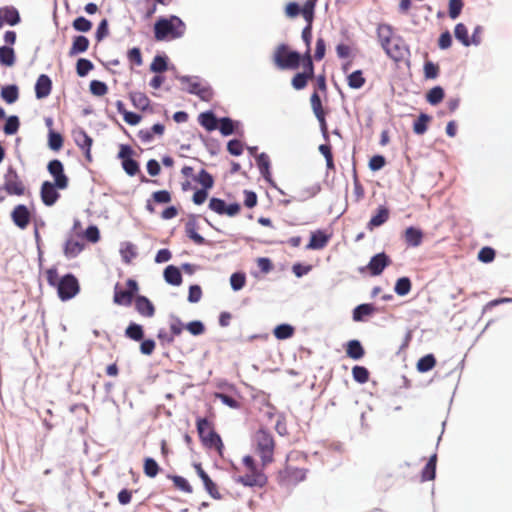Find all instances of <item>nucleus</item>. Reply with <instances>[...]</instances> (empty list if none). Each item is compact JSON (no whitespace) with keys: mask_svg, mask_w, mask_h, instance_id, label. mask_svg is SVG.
Segmentation results:
<instances>
[{"mask_svg":"<svg viewBox=\"0 0 512 512\" xmlns=\"http://www.w3.org/2000/svg\"><path fill=\"white\" fill-rule=\"evenodd\" d=\"M264 468L252 456L246 455L242 458L241 466L233 468V479L245 487L263 488L268 483Z\"/></svg>","mask_w":512,"mask_h":512,"instance_id":"f257e3e1","label":"nucleus"},{"mask_svg":"<svg viewBox=\"0 0 512 512\" xmlns=\"http://www.w3.org/2000/svg\"><path fill=\"white\" fill-rule=\"evenodd\" d=\"M47 283L57 289L58 297L62 301H68L74 298L80 291L78 279L73 274H66L59 278L56 267L48 268L45 271Z\"/></svg>","mask_w":512,"mask_h":512,"instance_id":"f03ea898","label":"nucleus"},{"mask_svg":"<svg viewBox=\"0 0 512 512\" xmlns=\"http://www.w3.org/2000/svg\"><path fill=\"white\" fill-rule=\"evenodd\" d=\"M186 26L177 16L160 18L154 25V37L157 41L177 39L184 35Z\"/></svg>","mask_w":512,"mask_h":512,"instance_id":"7ed1b4c3","label":"nucleus"},{"mask_svg":"<svg viewBox=\"0 0 512 512\" xmlns=\"http://www.w3.org/2000/svg\"><path fill=\"white\" fill-rule=\"evenodd\" d=\"M298 458V452H291L287 455L284 468L279 470L276 476L277 482L281 486H295L305 480L306 469L293 464V461Z\"/></svg>","mask_w":512,"mask_h":512,"instance_id":"20e7f679","label":"nucleus"},{"mask_svg":"<svg viewBox=\"0 0 512 512\" xmlns=\"http://www.w3.org/2000/svg\"><path fill=\"white\" fill-rule=\"evenodd\" d=\"M253 443L255 451L260 457L262 466L266 467L271 464L274 461L275 451V440L273 435L265 429H259L253 436Z\"/></svg>","mask_w":512,"mask_h":512,"instance_id":"39448f33","label":"nucleus"},{"mask_svg":"<svg viewBox=\"0 0 512 512\" xmlns=\"http://www.w3.org/2000/svg\"><path fill=\"white\" fill-rule=\"evenodd\" d=\"M196 426L203 446L216 451L219 456H222L224 444L220 435L214 430L212 422L206 418H198Z\"/></svg>","mask_w":512,"mask_h":512,"instance_id":"423d86ee","label":"nucleus"},{"mask_svg":"<svg viewBox=\"0 0 512 512\" xmlns=\"http://www.w3.org/2000/svg\"><path fill=\"white\" fill-rule=\"evenodd\" d=\"M28 192L26 185L18 172L9 167L4 175V183L0 187V203L6 199V194L11 196H24Z\"/></svg>","mask_w":512,"mask_h":512,"instance_id":"0eeeda50","label":"nucleus"},{"mask_svg":"<svg viewBox=\"0 0 512 512\" xmlns=\"http://www.w3.org/2000/svg\"><path fill=\"white\" fill-rule=\"evenodd\" d=\"M302 59L303 55L291 51L286 44L278 45L273 54V62L281 70L297 69L302 64Z\"/></svg>","mask_w":512,"mask_h":512,"instance_id":"6e6552de","label":"nucleus"},{"mask_svg":"<svg viewBox=\"0 0 512 512\" xmlns=\"http://www.w3.org/2000/svg\"><path fill=\"white\" fill-rule=\"evenodd\" d=\"M138 291L139 285L134 279H127L125 289L119 283H116L114 286L113 302L119 306H130Z\"/></svg>","mask_w":512,"mask_h":512,"instance_id":"1a4fd4ad","label":"nucleus"},{"mask_svg":"<svg viewBox=\"0 0 512 512\" xmlns=\"http://www.w3.org/2000/svg\"><path fill=\"white\" fill-rule=\"evenodd\" d=\"M302 67L303 71L296 73L291 80V85L295 90L304 89L307 86L308 81L314 78V64L312 57L303 55Z\"/></svg>","mask_w":512,"mask_h":512,"instance_id":"9d476101","label":"nucleus"},{"mask_svg":"<svg viewBox=\"0 0 512 512\" xmlns=\"http://www.w3.org/2000/svg\"><path fill=\"white\" fill-rule=\"evenodd\" d=\"M179 81L182 84L187 85V92L190 94L197 95L201 100L203 101H210L213 97V91L212 89L207 86L201 84L199 81H197L196 78H192L189 76H181L179 77Z\"/></svg>","mask_w":512,"mask_h":512,"instance_id":"9b49d317","label":"nucleus"},{"mask_svg":"<svg viewBox=\"0 0 512 512\" xmlns=\"http://www.w3.org/2000/svg\"><path fill=\"white\" fill-rule=\"evenodd\" d=\"M310 104L311 108L313 110V113L320 124V129L322 132V135L326 141L329 140V133L327 128V122H326V112L324 111V108L322 106L320 95L317 93V91H314L310 97Z\"/></svg>","mask_w":512,"mask_h":512,"instance_id":"f8f14e48","label":"nucleus"},{"mask_svg":"<svg viewBox=\"0 0 512 512\" xmlns=\"http://www.w3.org/2000/svg\"><path fill=\"white\" fill-rule=\"evenodd\" d=\"M48 172L54 178V184L60 190H64L69 185V179L64 173V166L58 159L51 160L47 165Z\"/></svg>","mask_w":512,"mask_h":512,"instance_id":"ddd939ff","label":"nucleus"},{"mask_svg":"<svg viewBox=\"0 0 512 512\" xmlns=\"http://www.w3.org/2000/svg\"><path fill=\"white\" fill-rule=\"evenodd\" d=\"M73 139L75 144L84 152L85 159L91 163L92 155H91V147L93 144V139L86 133V131L82 128H78L72 132Z\"/></svg>","mask_w":512,"mask_h":512,"instance_id":"4468645a","label":"nucleus"},{"mask_svg":"<svg viewBox=\"0 0 512 512\" xmlns=\"http://www.w3.org/2000/svg\"><path fill=\"white\" fill-rule=\"evenodd\" d=\"M32 214L26 205L18 204L11 212L13 223L20 229H26L31 222Z\"/></svg>","mask_w":512,"mask_h":512,"instance_id":"2eb2a0df","label":"nucleus"},{"mask_svg":"<svg viewBox=\"0 0 512 512\" xmlns=\"http://www.w3.org/2000/svg\"><path fill=\"white\" fill-rule=\"evenodd\" d=\"M58 187L50 181H44L40 188V197L44 205L53 206L58 199L60 194L57 191Z\"/></svg>","mask_w":512,"mask_h":512,"instance_id":"dca6fc26","label":"nucleus"},{"mask_svg":"<svg viewBox=\"0 0 512 512\" xmlns=\"http://www.w3.org/2000/svg\"><path fill=\"white\" fill-rule=\"evenodd\" d=\"M383 50L385 51L388 57H390L396 62L403 60L408 51L402 38L399 36L395 38L391 43H389L388 46H386V48H383Z\"/></svg>","mask_w":512,"mask_h":512,"instance_id":"f3484780","label":"nucleus"},{"mask_svg":"<svg viewBox=\"0 0 512 512\" xmlns=\"http://www.w3.org/2000/svg\"><path fill=\"white\" fill-rule=\"evenodd\" d=\"M390 262L389 257L384 252L378 253L370 259L367 269L371 275L377 276L383 272Z\"/></svg>","mask_w":512,"mask_h":512,"instance_id":"a211bd4d","label":"nucleus"},{"mask_svg":"<svg viewBox=\"0 0 512 512\" xmlns=\"http://www.w3.org/2000/svg\"><path fill=\"white\" fill-rule=\"evenodd\" d=\"M20 21V14L14 6H4L0 8V29L4 24L15 26Z\"/></svg>","mask_w":512,"mask_h":512,"instance_id":"6ab92c4d","label":"nucleus"},{"mask_svg":"<svg viewBox=\"0 0 512 512\" xmlns=\"http://www.w3.org/2000/svg\"><path fill=\"white\" fill-rule=\"evenodd\" d=\"M136 311L143 317L151 318L155 314L153 303L145 296L138 295L134 299Z\"/></svg>","mask_w":512,"mask_h":512,"instance_id":"aec40b11","label":"nucleus"},{"mask_svg":"<svg viewBox=\"0 0 512 512\" xmlns=\"http://www.w3.org/2000/svg\"><path fill=\"white\" fill-rule=\"evenodd\" d=\"M331 235L322 230H317L311 233L310 241L306 246L308 250H321L327 246Z\"/></svg>","mask_w":512,"mask_h":512,"instance_id":"412c9836","label":"nucleus"},{"mask_svg":"<svg viewBox=\"0 0 512 512\" xmlns=\"http://www.w3.org/2000/svg\"><path fill=\"white\" fill-rule=\"evenodd\" d=\"M52 90V81L46 74H41L35 84V94L38 99L46 98Z\"/></svg>","mask_w":512,"mask_h":512,"instance_id":"4be33fe9","label":"nucleus"},{"mask_svg":"<svg viewBox=\"0 0 512 512\" xmlns=\"http://www.w3.org/2000/svg\"><path fill=\"white\" fill-rule=\"evenodd\" d=\"M403 237L409 247H418L423 241L424 234L421 229L410 226L404 231Z\"/></svg>","mask_w":512,"mask_h":512,"instance_id":"5701e85b","label":"nucleus"},{"mask_svg":"<svg viewBox=\"0 0 512 512\" xmlns=\"http://www.w3.org/2000/svg\"><path fill=\"white\" fill-rule=\"evenodd\" d=\"M377 37L381 44V47L386 48V46H388V44L391 43L398 36L394 34L392 26L388 24H380L377 27Z\"/></svg>","mask_w":512,"mask_h":512,"instance_id":"b1692460","label":"nucleus"},{"mask_svg":"<svg viewBox=\"0 0 512 512\" xmlns=\"http://www.w3.org/2000/svg\"><path fill=\"white\" fill-rule=\"evenodd\" d=\"M389 216H390L389 209L385 206H380L377 209L376 214L374 216H372L370 221L367 223V229L372 231L376 227L383 225L384 223H386L388 221Z\"/></svg>","mask_w":512,"mask_h":512,"instance_id":"393cba45","label":"nucleus"},{"mask_svg":"<svg viewBox=\"0 0 512 512\" xmlns=\"http://www.w3.org/2000/svg\"><path fill=\"white\" fill-rule=\"evenodd\" d=\"M89 39L85 36H75L69 50V56H75L79 53H84L89 48Z\"/></svg>","mask_w":512,"mask_h":512,"instance_id":"a878e982","label":"nucleus"},{"mask_svg":"<svg viewBox=\"0 0 512 512\" xmlns=\"http://www.w3.org/2000/svg\"><path fill=\"white\" fill-rule=\"evenodd\" d=\"M164 279L173 286H179L182 283L180 269L174 265H169L164 270Z\"/></svg>","mask_w":512,"mask_h":512,"instance_id":"bb28decb","label":"nucleus"},{"mask_svg":"<svg viewBox=\"0 0 512 512\" xmlns=\"http://www.w3.org/2000/svg\"><path fill=\"white\" fill-rule=\"evenodd\" d=\"M198 121L207 131H213L217 128L218 120L213 112H203L198 116Z\"/></svg>","mask_w":512,"mask_h":512,"instance_id":"cd10ccee","label":"nucleus"},{"mask_svg":"<svg viewBox=\"0 0 512 512\" xmlns=\"http://www.w3.org/2000/svg\"><path fill=\"white\" fill-rule=\"evenodd\" d=\"M376 308L372 304H361L353 310V320L356 322L364 321L365 317L375 313Z\"/></svg>","mask_w":512,"mask_h":512,"instance_id":"c85d7f7f","label":"nucleus"},{"mask_svg":"<svg viewBox=\"0 0 512 512\" xmlns=\"http://www.w3.org/2000/svg\"><path fill=\"white\" fill-rule=\"evenodd\" d=\"M346 354L348 357L358 360L364 356L365 351L358 340H351L347 344Z\"/></svg>","mask_w":512,"mask_h":512,"instance_id":"c756f323","label":"nucleus"},{"mask_svg":"<svg viewBox=\"0 0 512 512\" xmlns=\"http://www.w3.org/2000/svg\"><path fill=\"white\" fill-rule=\"evenodd\" d=\"M257 166L261 175L267 180L270 181L271 173H270V159L267 154L261 153L256 158Z\"/></svg>","mask_w":512,"mask_h":512,"instance_id":"7c9ffc66","label":"nucleus"},{"mask_svg":"<svg viewBox=\"0 0 512 512\" xmlns=\"http://www.w3.org/2000/svg\"><path fill=\"white\" fill-rule=\"evenodd\" d=\"M129 97H130L132 104L137 109L145 110L148 108V106L150 104L149 98L143 92H139V91L131 92L129 94Z\"/></svg>","mask_w":512,"mask_h":512,"instance_id":"2f4dec72","label":"nucleus"},{"mask_svg":"<svg viewBox=\"0 0 512 512\" xmlns=\"http://www.w3.org/2000/svg\"><path fill=\"white\" fill-rule=\"evenodd\" d=\"M437 455H432L422 470V481H430L435 478Z\"/></svg>","mask_w":512,"mask_h":512,"instance_id":"473e14b6","label":"nucleus"},{"mask_svg":"<svg viewBox=\"0 0 512 512\" xmlns=\"http://www.w3.org/2000/svg\"><path fill=\"white\" fill-rule=\"evenodd\" d=\"M1 97L6 103L13 104L19 98L18 87L16 85H8L5 87H2Z\"/></svg>","mask_w":512,"mask_h":512,"instance_id":"72a5a7b5","label":"nucleus"},{"mask_svg":"<svg viewBox=\"0 0 512 512\" xmlns=\"http://www.w3.org/2000/svg\"><path fill=\"white\" fill-rule=\"evenodd\" d=\"M347 83L352 89H360L365 85L366 79L361 70H356L347 76Z\"/></svg>","mask_w":512,"mask_h":512,"instance_id":"f704fd0d","label":"nucleus"},{"mask_svg":"<svg viewBox=\"0 0 512 512\" xmlns=\"http://www.w3.org/2000/svg\"><path fill=\"white\" fill-rule=\"evenodd\" d=\"M186 235L193 240L194 243L202 245L205 242L203 236L197 232V224L195 221H189L185 226Z\"/></svg>","mask_w":512,"mask_h":512,"instance_id":"c9c22d12","label":"nucleus"},{"mask_svg":"<svg viewBox=\"0 0 512 512\" xmlns=\"http://www.w3.org/2000/svg\"><path fill=\"white\" fill-rule=\"evenodd\" d=\"M436 365V359L433 354H427L420 358L417 362V370L419 372H428L432 370Z\"/></svg>","mask_w":512,"mask_h":512,"instance_id":"e433bc0d","label":"nucleus"},{"mask_svg":"<svg viewBox=\"0 0 512 512\" xmlns=\"http://www.w3.org/2000/svg\"><path fill=\"white\" fill-rule=\"evenodd\" d=\"M120 254L123 261L129 264L137 256L136 246L130 242H125L122 244Z\"/></svg>","mask_w":512,"mask_h":512,"instance_id":"4c0bfd02","label":"nucleus"},{"mask_svg":"<svg viewBox=\"0 0 512 512\" xmlns=\"http://www.w3.org/2000/svg\"><path fill=\"white\" fill-rule=\"evenodd\" d=\"M0 63L4 66H12L15 63L14 49L8 46L0 48Z\"/></svg>","mask_w":512,"mask_h":512,"instance_id":"58836bf2","label":"nucleus"},{"mask_svg":"<svg viewBox=\"0 0 512 512\" xmlns=\"http://www.w3.org/2000/svg\"><path fill=\"white\" fill-rule=\"evenodd\" d=\"M445 93L442 87L435 86L426 94V100L431 105H437L444 99Z\"/></svg>","mask_w":512,"mask_h":512,"instance_id":"ea45409f","label":"nucleus"},{"mask_svg":"<svg viewBox=\"0 0 512 512\" xmlns=\"http://www.w3.org/2000/svg\"><path fill=\"white\" fill-rule=\"evenodd\" d=\"M431 117L427 114H420L418 119L413 124V131L417 135L424 134L428 129V123L430 122Z\"/></svg>","mask_w":512,"mask_h":512,"instance_id":"a19ab883","label":"nucleus"},{"mask_svg":"<svg viewBox=\"0 0 512 512\" xmlns=\"http://www.w3.org/2000/svg\"><path fill=\"white\" fill-rule=\"evenodd\" d=\"M455 37L458 41H460L464 46H470L471 40L468 34V29L463 23H458L454 29Z\"/></svg>","mask_w":512,"mask_h":512,"instance_id":"79ce46f5","label":"nucleus"},{"mask_svg":"<svg viewBox=\"0 0 512 512\" xmlns=\"http://www.w3.org/2000/svg\"><path fill=\"white\" fill-rule=\"evenodd\" d=\"M194 180L204 189H211L214 185L213 176L205 169H202L198 175L194 177Z\"/></svg>","mask_w":512,"mask_h":512,"instance_id":"37998d69","label":"nucleus"},{"mask_svg":"<svg viewBox=\"0 0 512 512\" xmlns=\"http://www.w3.org/2000/svg\"><path fill=\"white\" fill-rule=\"evenodd\" d=\"M144 474L149 478H154L160 471L158 463L150 457L145 458L143 466Z\"/></svg>","mask_w":512,"mask_h":512,"instance_id":"c03bdc74","label":"nucleus"},{"mask_svg":"<svg viewBox=\"0 0 512 512\" xmlns=\"http://www.w3.org/2000/svg\"><path fill=\"white\" fill-rule=\"evenodd\" d=\"M83 249V244L74 239H69L66 241L64 246V253L66 256L74 257L78 255Z\"/></svg>","mask_w":512,"mask_h":512,"instance_id":"a18cd8bd","label":"nucleus"},{"mask_svg":"<svg viewBox=\"0 0 512 512\" xmlns=\"http://www.w3.org/2000/svg\"><path fill=\"white\" fill-rule=\"evenodd\" d=\"M411 281L408 277H401L397 280L394 290L399 296H405L411 291Z\"/></svg>","mask_w":512,"mask_h":512,"instance_id":"49530a36","label":"nucleus"},{"mask_svg":"<svg viewBox=\"0 0 512 512\" xmlns=\"http://www.w3.org/2000/svg\"><path fill=\"white\" fill-rule=\"evenodd\" d=\"M125 335L134 341H140L144 336L143 328L139 324L131 323L126 328Z\"/></svg>","mask_w":512,"mask_h":512,"instance_id":"de8ad7c7","label":"nucleus"},{"mask_svg":"<svg viewBox=\"0 0 512 512\" xmlns=\"http://www.w3.org/2000/svg\"><path fill=\"white\" fill-rule=\"evenodd\" d=\"M273 333L277 339L284 340L293 336L294 328L289 324H280L275 327Z\"/></svg>","mask_w":512,"mask_h":512,"instance_id":"09e8293b","label":"nucleus"},{"mask_svg":"<svg viewBox=\"0 0 512 512\" xmlns=\"http://www.w3.org/2000/svg\"><path fill=\"white\" fill-rule=\"evenodd\" d=\"M168 478L172 480L176 489L185 493H192L193 489L184 477L178 475H169Z\"/></svg>","mask_w":512,"mask_h":512,"instance_id":"8fccbe9b","label":"nucleus"},{"mask_svg":"<svg viewBox=\"0 0 512 512\" xmlns=\"http://www.w3.org/2000/svg\"><path fill=\"white\" fill-rule=\"evenodd\" d=\"M316 0H307L303 7L301 8V14L304 17L306 22L313 23L314 19V8L316 5Z\"/></svg>","mask_w":512,"mask_h":512,"instance_id":"3c124183","label":"nucleus"},{"mask_svg":"<svg viewBox=\"0 0 512 512\" xmlns=\"http://www.w3.org/2000/svg\"><path fill=\"white\" fill-rule=\"evenodd\" d=\"M302 40L305 43L306 51L303 55L311 56V40H312V23L307 22L306 27L302 30L301 34Z\"/></svg>","mask_w":512,"mask_h":512,"instance_id":"603ef678","label":"nucleus"},{"mask_svg":"<svg viewBox=\"0 0 512 512\" xmlns=\"http://www.w3.org/2000/svg\"><path fill=\"white\" fill-rule=\"evenodd\" d=\"M93 68V63L85 58L78 59L76 63V72L80 77L86 76Z\"/></svg>","mask_w":512,"mask_h":512,"instance_id":"864d4df0","label":"nucleus"},{"mask_svg":"<svg viewBox=\"0 0 512 512\" xmlns=\"http://www.w3.org/2000/svg\"><path fill=\"white\" fill-rule=\"evenodd\" d=\"M352 375L356 382L364 384L369 380V371L363 366H354Z\"/></svg>","mask_w":512,"mask_h":512,"instance_id":"5fc2aeb1","label":"nucleus"},{"mask_svg":"<svg viewBox=\"0 0 512 512\" xmlns=\"http://www.w3.org/2000/svg\"><path fill=\"white\" fill-rule=\"evenodd\" d=\"M150 70L155 73L165 72L167 70L166 57L160 55L155 56L150 64Z\"/></svg>","mask_w":512,"mask_h":512,"instance_id":"6e6d98bb","label":"nucleus"},{"mask_svg":"<svg viewBox=\"0 0 512 512\" xmlns=\"http://www.w3.org/2000/svg\"><path fill=\"white\" fill-rule=\"evenodd\" d=\"M20 126V122L17 116H9L4 125V133L6 135H13L17 133Z\"/></svg>","mask_w":512,"mask_h":512,"instance_id":"4d7b16f0","label":"nucleus"},{"mask_svg":"<svg viewBox=\"0 0 512 512\" xmlns=\"http://www.w3.org/2000/svg\"><path fill=\"white\" fill-rule=\"evenodd\" d=\"M73 28L79 32H88L92 29V22L83 16L77 17L73 23Z\"/></svg>","mask_w":512,"mask_h":512,"instance_id":"13d9d810","label":"nucleus"},{"mask_svg":"<svg viewBox=\"0 0 512 512\" xmlns=\"http://www.w3.org/2000/svg\"><path fill=\"white\" fill-rule=\"evenodd\" d=\"M90 92L95 96H104L108 92L107 85L99 80H92L90 82Z\"/></svg>","mask_w":512,"mask_h":512,"instance_id":"bf43d9fd","label":"nucleus"},{"mask_svg":"<svg viewBox=\"0 0 512 512\" xmlns=\"http://www.w3.org/2000/svg\"><path fill=\"white\" fill-rule=\"evenodd\" d=\"M48 144L50 149L54 151H59L63 146L62 135L51 130L49 132Z\"/></svg>","mask_w":512,"mask_h":512,"instance_id":"052dcab7","label":"nucleus"},{"mask_svg":"<svg viewBox=\"0 0 512 512\" xmlns=\"http://www.w3.org/2000/svg\"><path fill=\"white\" fill-rule=\"evenodd\" d=\"M246 276L243 273H233L230 277V284L233 290L238 291L244 287Z\"/></svg>","mask_w":512,"mask_h":512,"instance_id":"680f3d73","label":"nucleus"},{"mask_svg":"<svg viewBox=\"0 0 512 512\" xmlns=\"http://www.w3.org/2000/svg\"><path fill=\"white\" fill-rule=\"evenodd\" d=\"M122 167L129 176H134L139 172V164L134 159H124Z\"/></svg>","mask_w":512,"mask_h":512,"instance_id":"e2e57ef3","label":"nucleus"},{"mask_svg":"<svg viewBox=\"0 0 512 512\" xmlns=\"http://www.w3.org/2000/svg\"><path fill=\"white\" fill-rule=\"evenodd\" d=\"M127 58L130 63L141 66L143 64L142 53L138 47H134L127 52Z\"/></svg>","mask_w":512,"mask_h":512,"instance_id":"0e129e2a","label":"nucleus"},{"mask_svg":"<svg viewBox=\"0 0 512 512\" xmlns=\"http://www.w3.org/2000/svg\"><path fill=\"white\" fill-rule=\"evenodd\" d=\"M495 258V250L491 247H483L478 253V259L483 263L492 262Z\"/></svg>","mask_w":512,"mask_h":512,"instance_id":"69168bd1","label":"nucleus"},{"mask_svg":"<svg viewBox=\"0 0 512 512\" xmlns=\"http://www.w3.org/2000/svg\"><path fill=\"white\" fill-rule=\"evenodd\" d=\"M209 208L219 215L225 214L226 203L224 200L219 198H211L209 202Z\"/></svg>","mask_w":512,"mask_h":512,"instance_id":"338daca9","label":"nucleus"},{"mask_svg":"<svg viewBox=\"0 0 512 512\" xmlns=\"http://www.w3.org/2000/svg\"><path fill=\"white\" fill-rule=\"evenodd\" d=\"M439 74V66L431 61L424 64V75L427 79H435Z\"/></svg>","mask_w":512,"mask_h":512,"instance_id":"774afa93","label":"nucleus"}]
</instances>
